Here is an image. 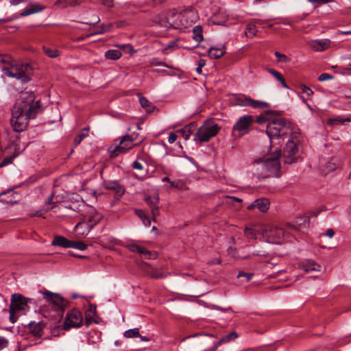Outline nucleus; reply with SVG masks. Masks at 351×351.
<instances>
[{
	"label": "nucleus",
	"mask_w": 351,
	"mask_h": 351,
	"mask_svg": "<svg viewBox=\"0 0 351 351\" xmlns=\"http://www.w3.org/2000/svg\"><path fill=\"white\" fill-rule=\"evenodd\" d=\"M34 95L32 93H23L16 100L12 111L11 123L15 132L24 131L28 125V121L35 119L41 112L40 101L34 102Z\"/></svg>",
	"instance_id": "f257e3e1"
},
{
	"label": "nucleus",
	"mask_w": 351,
	"mask_h": 351,
	"mask_svg": "<svg viewBox=\"0 0 351 351\" xmlns=\"http://www.w3.org/2000/svg\"><path fill=\"white\" fill-rule=\"evenodd\" d=\"M43 8L39 5H32L30 7L26 8L21 13V16H26L32 14H34L41 11Z\"/></svg>",
	"instance_id": "2f4dec72"
},
{
	"label": "nucleus",
	"mask_w": 351,
	"mask_h": 351,
	"mask_svg": "<svg viewBox=\"0 0 351 351\" xmlns=\"http://www.w3.org/2000/svg\"><path fill=\"white\" fill-rule=\"evenodd\" d=\"M193 38L199 43L201 41L204 40L203 37V29L202 27L199 25H195L193 28Z\"/></svg>",
	"instance_id": "c756f323"
},
{
	"label": "nucleus",
	"mask_w": 351,
	"mask_h": 351,
	"mask_svg": "<svg viewBox=\"0 0 351 351\" xmlns=\"http://www.w3.org/2000/svg\"><path fill=\"white\" fill-rule=\"evenodd\" d=\"M118 140L116 139L114 141V143L108 147V151L110 154V158H116L121 154H124L127 152L125 148L123 147L121 144H117Z\"/></svg>",
	"instance_id": "412c9836"
},
{
	"label": "nucleus",
	"mask_w": 351,
	"mask_h": 351,
	"mask_svg": "<svg viewBox=\"0 0 351 351\" xmlns=\"http://www.w3.org/2000/svg\"><path fill=\"white\" fill-rule=\"evenodd\" d=\"M238 337L239 335L235 331H232L230 333L223 336L220 339V340L217 343L215 344L212 351H215V350L223 343H226L231 341H233L238 338Z\"/></svg>",
	"instance_id": "393cba45"
},
{
	"label": "nucleus",
	"mask_w": 351,
	"mask_h": 351,
	"mask_svg": "<svg viewBox=\"0 0 351 351\" xmlns=\"http://www.w3.org/2000/svg\"><path fill=\"white\" fill-rule=\"evenodd\" d=\"M18 154H14L10 157L5 158L2 162H0V168L3 167L8 164H10L13 160Z\"/></svg>",
	"instance_id": "de8ad7c7"
},
{
	"label": "nucleus",
	"mask_w": 351,
	"mask_h": 351,
	"mask_svg": "<svg viewBox=\"0 0 351 351\" xmlns=\"http://www.w3.org/2000/svg\"><path fill=\"white\" fill-rule=\"evenodd\" d=\"M233 101L235 105L241 106H251L255 109H263L269 106L268 103L254 100L245 95H234Z\"/></svg>",
	"instance_id": "423d86ee"
},
{
	"label": "nucleus",
	"mask_w": 351,
	"mask_h": 351,
	"mask_svg": "<svg viewBox=\"0 0 351 351\" xmlns=\"http://www.w3.org/2000/svg\"><path fill=\"white\" fill-rule=\"evenodd\" d=\"M43 51L49 58H55L60 56V51L56 49H51L44 46L43 47Z\"/></svg>",
	"instance_id": "c9c22d12"
},
{
	"label": "nucleus",
	"mask_w": 351,
	"mask_h": 351,
	"mask_svg": "<svg viewBox=\"0 0 351 351\" xmlns=\"http://www.w3.org/2000/svg\"><path fill=\"white\" fill-rule=\"evenodd\" d=\"M97 315V306L95 304H90L88 309L85 311V324L87 327L93 323H97L95 319Z\"/></svg>",
	"instance_id": "aec40b11"
},
{
	"label": "nucleus",
	"mask_w": 351,
	"mask_h": 351,
	"mask_svg": "<svg viewBox=\"0 0 351 351\" xmlns=\"http://www.w3.org/2000/svg\"><path fill=\"white\" fill-rule=\"evenodd\" d=\"M343 122H344V121L339 119L338 118H330V119H328V121H327L328 124L330 125L343 123Z\"/></svg>",
	"instance_id": "6e6d98bb"
},
{
	"label": "nucleus",
	"mask_w": 351,
	"mask_h": 351,
	"mask_svg": "<svg viewBox=\"0 0 351 351\" xmlns=\"http://www.w3.org/2000/svg\"><path fill=\"white\" fill-rule=\"evenodd\" d=\"M219 129L217 124L210 125L205 123L195 134L194 140L200 143L208 142L212 137L217 134Z\"/></svg>",
	"instance_id": "39448f33"
},
{
	"label": "nucleus",
	"mask_w": 351,
	"mask_h": 351,
	"mask_svg": "<svg viewBox=\"0 0 351 351\" xmlns=\"http://www.w3.org/2000/svg\"><path fill=\"white\" fill-rule=\"evenodd\" d=\"M269 200L267 198H260L256 199L250 205L247 206L248 210H252L254 208H258L262 213L266 212L269 208Z\"/></svg>",
	"instance_id": "6ab92c4d"
},
{
	"label": "nucleus",
	"mask_w": 351,
	"mask_h": 351,
	"mask_svg": "<svg viewBox=\"0 0 351 351\" xmlns=\"http://www.w3.org/2000/svg\"><path fill=\"white\" fill-rule=\"evenodd\" d=\"M8 344V340L4 337H0V350L3 349L4 348L7 347Z\"/></svg>",
	"instance_id": "680f3d73"
},
{
	"label": "nucleus",
	"mask_w": 351,
	"mask_h": 351,
	"mask_svg": "<svg viewBox=\"0 0 351 351\" xmlns=\"http://www.w3.org/2000/svg\"><path fill=\"white\" fill-rule=\"evenodd\" d=\"M180 22H181L180 12H178V11L176 10V14H175V18H174L172 29L180 30V26L179 25Z\"/></svg>",
	"instance_id": "79ce46f5"
},
{
	"label": "nucleus",
	"mask_w": 351,
	"mask_h": 351,
	"mask_svg": "<svg viewBox=\"0 0 351 351\" xmlns=\"http://www.w3.org/2000/svg\"><path fill=\"white\" fill-rule=\"evenodd\" d=\"M282 156L286 164L297 162L299 157L298 145L292 141H288L284 147Z\"/></svg>",
	"instance_id": "9b49d317"
},
{
	"label": "nucleus",
	"mask_w": 351,
	"mask_h": 351,
	"mask_svg": "<svg viewBox=\"0 0 351 351\" xmlns=\"http://www.w3.org/2000/svg\"><path fill=\"white\" fill-rule=\"evenodd\" d=\"M300 87L302 93L306 94L308 96L313 95V91L305 84H301Z\"/></svg>",
	"instance_id": "3c124183"
},
{
	"label": "nucleus",
	"mask_w": 351,
	"mask_h": 351,
	"mask_svg": "<svg viewBox=\"0 0 351 351\" xmlns=\"http://www.w3.org/2000/svg\"><path fill=\"white\" fill-rule=\"evenodd\" d=\"M195 129V124L194 123H191L184 128L180 129L178 132L182 134V136L184 137L185 140H188L191 134L194 132Z\"/></svg>",
	"instance_id": "bb28decb"
},
{
	"label": "nucleus",
	"mask_w": 351,
	"mask_h": 351,
	"mask_svg": "<svg viewBox=\"0 0 351 351\" xmlns=\"http://www.w3.org/2000/svg\"><path fill=\"white\" fill-rule=\"evenodd\" d=\"M332 79H333V76L326 73H322L318 77V80L320 82H324Z\"/></svg>",
	"instance_id": "864d4df0"
},
{
	"label": "nucleus",
	"mask_w": 351,
	"mask_h": 351,
	"mask_svg": "<svg viewBox=\"0 0 351 351\" xmlns=\"http://www.w3.org/2000/svg\"><path fill=\"white\" fill-rule=\"evenodd\" d=\"M12 60H10V56H5L4 58H3L1 60V62L2 63H5V64H7L8 65H6V66H10V62H12Z\"/></svg>",
	"instance_id": "338daca9"
},
{
	"label": "nucleus",
	"mask_w": 351,
	"mask_h": 351,
	"mask_svg": "<svg viewBox=\"0 0 351 351\" xmlns=\"http://www.w3.org/2000/svg\"><path fill=\"white\" fill-rule=\"evenodd\" d=\"M329 43L328 40H315L311 46L315 51H324L329 47Z\"/></svg>",
	"instance_id": "7c9ffc66"
},
{
	"label": "nucleus",
	"mask_w": 351,
	"mask_h": 351,
	"mask_svg": "<svg viewBox=\"0 0 351 351\" xmlns=\"http://www.w3.org/2000/svg\"><path fill=\"white\" fill-rule=\"evenodd\" d=\"M127 247L130 252H136L146 259H155L158 256L156 252L149 251L145 247L136 243L128 244Z\"/></svg>",
	"instance_id": "2eb2a0df"
},
{
	"label": "nucleus",
	"mask_w": 351,
	"mask_h": 351,
	"mask_svg": "<svg viewBox=\"0 0 351 351\" xmlns=\"http://www.w3.org/2000/svg\"><path fill=\"white\" fill-rule=\"evenodd\" d=\"M132 167L134 169H137V170H142V169H143V165H142L140 162H138V161H137V160H135V161L132 163Z\"/></svg>",
	"instance_id": "0e129e2a"
},
{
	"label": "nucleus",
	"mask_w": 351,
	"mask_h": 351,
	"mask_svg": "<svg viewBox=\"0 0 351 351\" xmlns=\"http://www.w3.org/2000/svg\"><path fill=\"white\" fill-rule=\"evenodd\" d=\"M289 130H291L290 139L289 141H292L293 143L298 145V143L300 141L301 138L300 130L299 129L293 130L291 127L290 129H289Z\"/></svg>",
	"instance_id": "f704fd0d"
},
{
	"label": "nucleus",
	"mask_w": 351,
	"mask_h": 351,
	"mask_svg": "<svg viewBox=\"0 0 351 351\" xmlns=\"http://www.w3.org/2000/svg\"><path fill=\"white\" fill-rule=\"evenodd\" d=\"M266 114H271L267 125L266 133L270 139L286 135L291 128V123L282 117L281 111L266 110Z\"/></svg>",
	"instance_id": "f03ea898"
},
{
	"label": "nucleus",
	"mask_w": 351,
	"mask_h": 351,
	"mask_svg": "<svg viewBox=\"0 0 351 351\" xmlns=\"http://www.w3.org/2000/svg\"><path fill=\"white\" fill-rule=\"evenodd\" d=\"M299 267L304 272L308 273L313 271H320L321 266L313 260L306 259L299 264Z\"/></svg>",
	"instance_id": "a211bd4d"
},
{
	"label": "nucleus",
	"mask_w": 351,
	"mask_h": 351,
	"mask_svg": "<svg viewBox=\"0 0 351 351\" xmlns=\"http://www.w3.org/2000/svg\"><path fill=\"white\" fill-rule=\"evenodd\" d=\"M2 71L8 77H14L23 82H28L30 80L29 76L32 73V68L27 63L23 64L12 61L10 66H3Z\"/></svg>",
	"instance_id": "7ed1b4c3"
},
{
	"label": "nucleus",
	"mask_w": 351,
	"mask_h": 351,
	"mask_svg": "<svg viewBox=\"0 0 351 351\" xmlns=\"http://www.w3.org/2000/svg\"><path fill=\"white\" fill-rule=\"evenodd\" d=\"M254 123V117L252 115L242 116L233 125L232 132H237L239 136H243L252 130Z\"/></svg>",
	"instance_id": "1a4fd4ad"
},
{
	"label": "nucleus",
	"mask_w": 351,
	"mask_h": 351,
	"mask_svg": "<svg viewBox=\"0 0 351 351\" xmlns=\"http://www.w3.org/2000/svg\"><path fill=\"white\" fill-rule=\"evenodd\" d=\"M281 155L280 150L275 151L272 155L268 157L264 162L265 168L276 178L280 176V162L279 158Z\"/></svg>",
	"instance_id": "6e6552de"
},
{
	"label": "nucleus",
	"mask_w": 351,
	"mask_h": 351,
	"mask_svg": "<svg viewBox=\"0 0 351 351\" xmlns=\"http://www.w3.org/2000/svg\"><path fill=\"white\" fill-rule=\"evenodd\" d=\"M206 64V60L204 59H199L197 61V67L196 68L195 71L197 73L201 74L202 73V68Z\"/></svg>",
	"instance_id": "603ef678"
},
{
	"label": "nucleus",
	"mask_w": 351,
	"mask_h": 351,
	"mask_svg": "<svg viewBox=\"0 0 351 351\" xmlns=\"http://www.w3.org/2000/svg\"><path fill=\"white\" fill-rule=\"evenodd\" d=\"M88 130H89V127L84 128L82 130V132L75 136V138H74V141H73V143H74L75 146H77L84 138L88 136Z\"/></svg>",
	"instance_id": "72a5a7b5"
},
{
	"label": "nucleus",
	"mask_w": 351,
	"mask_h": 351,
	"mask_svg": "<svg viewBox=\"0 0 351 351\" xmlns=\"http://www.w3.org/2000/svg\"><path fill=\"white\" fill-rule=\"evenodd\" d=\"M308 2H311L314 4V8H316L320 4H326L331 2L332 0H307Z\"/></svg>",
	"instance_id": "09e8293b"
},
{
	"label": "nucleus",
	"mask_w": 351,
	"mask_h": 351,
	"mask_svg": "<svg viewBox=\"0 0 351 351\" xmlns=\"http://www.w3.org/2000/svg\"><path fill=\"white\" fill-rule=\"evenodd\" d=\"M46 324L44 322H30L27 325L29 332L36 338H41L44 334V329Z\"/></svg>",
	"instance_id": "dca6fc26"
},
{
	"label": "nucleus",
	"mask_w": 351,
	"mask_h": 351,
	"mask_svg": "<svg viewBox=\"0 0 351 351\" xmlns=\"http://www.w3.org/2000/svg\"><path fill=\"white\" fill-rule=\"evenodd\" d=\"M138 134L133 133L132 134H125L124 135L121 141L119 142V144L123 145L125 148V150L128 152L132 147V143L137 139Z\"/></svg>",
	"instance_id": "4be33fe9"
},
{
	"label": "nucleus",
	"mask_w": 351,
	"mask_h": 351,
	"mask_svg": "<svg viewBox=\"0 0 351 351\" xmlns=\"http://www.w3.org/2000/svg\"><path fill=\"white\" fill-rule=\"evenodd\" d=\"M308 222H309L308 217H300L295 221V223L298 225H302V224L305 225L306 223H308Z\"/></svg>",
	"instance_id": "5fc2aeb1"
},
{
	"label": "nucleus",
	"mask_w": 351,
	"mask_h": 351,
	"mask_svg": "<svg viewBox=\"0 0 351 351\" xmlns=\"http://www.w3.org/2000/svg\"><path fill=\"white\" fill-rule=\"evenodd\" d=\"M213 308L222 312L232 311L234 312L231 306H228V308H222L217 305H213Z\"/></svg>",
	"instance_id": "4d7b16f0"
},
{
	"label": "nucleus",
	"mask_w": 351,
	"mask_h": 351,
	"mask_svg": "<svg viewBox=\"0 0 351 351\" xmlns=\"http://www.w3.org/2000/svg\"><path fill=\"white\" fill-rule=\"evenodd\" d=\"M257 32L256 27L254 25L248 24L245 29V34L247 36L253 37Z\"/></svg>",
	"instance_id": "a19ab883"
},
{
	"label": "nucleus",
	"mask_w": 351,
	"mask_h": 351,
	"mask_svg": "<svg viewBox=\"0 0 351 351\" xmlns=\"http://www.w3.org/2000/svg\"><path fill=\"white\" fill-rule=\"evenodd\" d=\"M40 292L48 296V301L52 303L55 310L60 311L62 313L69 305V301L63 298L58 293H52L47 290Z\"/></svg>",
	"instance_id": "f8f14e48"
},
{
	"label": "nucleus",
	"mask_w": 351,
	"mask_h": 351,
	"mask_svg": "<svg viewBox=\"0 0 351 351\" xmlns=\"http://www.w3.org/2000/svg\"><path fill=\"white\" fill-rule=\"evenodd\" d=\"M271 114H266V112L265 113V115H260L256 119V122L259 124H263L265 123H269V119H270Z\"/></svg>",
	"instance_id": "c03bdc74"
},
{
	"label": "nucleus",
	"mask_w": 351,
	"mask_h": 351,
	"mask_svg": "<svg viewBox=\"0 0 351 351\" xmlns=\"http://www.w3.org/2000/svg\"><path fill=\"white\" fill-rule=\"evenodd\" d=\"M209 56L214 59H219L226 53V48L224 45L219 47H212L208 51Z\"/></svg>",
	"instance_id": "a878e982"
},
{
	"label": "nucleus",
	"mask_w": 351,
	"mask_h": 351,
	"mask_svg": "<svg viewBox=\"0 0 351 351\" xmlns=\"http://www.w3.org/2000/svg\"><path fill=\"white\" fill-rule=\"evenodd\" d=\"M176 9H172L160 14L158 16V20L159 25L167 29L172 28L176 14Z\"/></svg>",
	"instance_id": "4468645a"
},
{
	"label": "nucleus",
	"mask_w": 351,
	"mask_h": 351,
	"mask_svg": "<svg viewBox=\"0 0 351 351\" xmlns=\"http://www.w3.org/2000/svg\"><path fill=\"white\" fill-rule=\"evenodd\" d=\"M124 336L126 338H133L140 337L139 329L138 328L127 330L124 332Z\"/></svg>",
	"instance_id": "58836bf2"
},
{
	"label": "nucleus",
	"mask_w": 351,
	"mask_h": 351,
	"mask_svg": "<svg viewBox=\"0 0 351 351\" xmlns=\"http://www.w3.org/2000/svg\"><path fill=\"white\" fill-rule=\"evenodd\" d=\"M180 21L179 25L180 30L184 31L193 26L198 19L197 12L193 9H186L180 12Z\"/></svg>",
	"instance_id": "9d476101"
},
{
	"label": "nucleus",
	"mask_w": 351,
	"mask_h": 351,
	"mask_svg": "<svg viewBox=\"0 0 351 351\" xmlns=\"http://www.w3.org/2000/svg\"><path fill=\"white\" fill-rule=\"evenodd\" d=\"M170 186L178 189H182V183L180 181H170Z\"/></svg>",
	"instance_id": "bf43d9fd"
},
{
	"label": "nucleus",
	"mask_w": 351,
	"mask_h": 351,
	"mask_svg": "<svg viewBox=\"0 0 351 351\" xmlns=\"http://www.w3.org/2000/svg\"><path fill=\"white\" fill-rule=\"evenodd\" d=\"M62 3L63 4L62 5L63 8H65L67 5H69V6H71V7H74V6L77 5L79 3V2H78V0H72V1H70L68 3H66V2L63 1L62 0H58L56 2L57 5L62 4Z\"/></svg>",
	"instance_id": "a18cd8bd"
},
{
	"label": "nucleus",
	"mask_w": 351,
	"mask_h": 351,
	"mask_svg": "<svg viewBox=\"0 0 351 351\" xmlns=\"http://www.w3.org/2000/svg\"><path fill=\"white\" fill-rule=\"evenodd\" d=\"M152 64L156 66H164L165 67H169V66L165 62L161 61L153 62Z\"/></svg>",
	"instance_id": "774afa93"
},
{
	"label": "nucleus",
	"mask_w": 351,
	"mask_h": 351,
	"mask_svg": "<svg viewBox=\"0 0 351 351\" xmlns=\"http://www.w3.org/2000/svg\"><path fill=\"white\" fill-rule=\"evenodd\" d=\"M268 72L270 74H271L282 84V86L284 88L287 89H290L287 82H285V78L282 77L280 72L274 69H268Z\"/></svg>",
	"instance_id": "cd10ccee"
},
{
	"label": "nucleus",
	"mask_w": 351,
	"mask_h": 351,
	"mask_svg": "<svg viewBox=\"0 0 351 351\" xmlns=\"http://www.w3.org/2000/svg\"><path fill=\"white\" fill-rule=\"evenodd\" d=\"M32 300L33 299L25 298L20 293L12 294L9 307L10 322L14 324L18 319L16 313L19 311H25L29 308L28 303H31Z\"/></svg>",
	"instance_id": "20e7f679"
},
{
	"label": "nucleus",
	"mask_w": 351,
	"mask_h": 351,
	"mask_svg": "<svg viewBox=\"0 0 351 351\" xmlns=\"http://www.w3.org/2000/svg\"><path fill=\"white\" fill-rule=\"evenodd\" d=\"M159 197L158 195L155 196H149L147 195L145 197L144 200L147 203V204L149 206V208L151 209V212L152 214V219L154 221H156L155 217L158 216L160 214L159 212V207L158 206L159 203Z\"/></svg>",
	"instance_id": "f3484780"
},
{
	"label": "nucleus",
	"mask_w": 351,
	"mask_h": 351,
	"mask_svg": "<svg viewBox=\"0 0 351 351\" xmlns=\"http://www.w3.org/2000/svg\"><path fill=\"white\" fill-rule=\"evenodd\" d=\"M275 56L278 58V60L281 62H287L288 61V58L286 55L283 53H280L278 51H276L274 53Z\"/></svg>",
	"instance_id": "8fccbe9b"
},
{
	"label": "nucleus",
	"mask_w": 351,
	"mask_h": 351,
	"mask_svg": "<svg viewBox=\"0 0 351 351\" xmlns=\"http://www.w3.org/2000/svg\"><path fill=\"white\" fill-rule=\"evenodd\" d=\"M336 164L330 161L326 165V169L328 172L334 171L336 169Z\"/></svg>",
	"instance_id": "13d9d810"
},
{
	"label": "nucleus",
	"mask_w": 351,
	"mask_h": 351,
	"mask_svg": "<svg viewBox=\"0 0 351 351\" xmlns=\"http://www.w3.org/2000/svg\"><path fill=\"white\" fill-rule=\"evenodd\" d=\"M136 214L141 218L143 224L145 226H149L151 224L150 219L145 215V213L142 210H136Z\"/></svg>",
	"instance_id": "e433bc0d"
},
{
	"label": "nucleus",
	"mask_w": 351,
	"mask_h": 351,
	"mask_svg": "<svg viewBox=\"0 0 351 351\" xmlns=\"http://www.w3.org/2000/svg\"><path fill=\"white\" fill-rule=\"evenodd\" d=\"M151 277L154 278L158 279V278H163L165 276L162 273H160L156 271L151 274Z\"/></svg>",
	"instance_id": "69168bd1"
},
{
	"label": "nucleus",
	"mask_w": 351,
	"mask_h": 351,
	"mask_svg": "<svg viewBox=\"0 0 351 351\" xmlns=\"http://www.w3.org/2000/svg\"><path fill=\"white\" fill-rule=\"evenodd\" d=\"M178 136L174 132H170L168 138V142L169 143L171 144L174 143L177 139Z\"/></svg>",
	"instance_id": "052dcab7"
},
{
	"label": "nucleus",
	"mask_w": 351,
	"mask_h": 351,
	"mask_svg": "<svg viewBox=\"0 0 351 351\" xmlns=\"http://www.w3.org/2000/svg\"><path fill=\"white\" fill-rule=\"evenodd\" d=\"M71 240H69L66 237L60 235H54L51 241V245L59 246L64 248H69Z\"/></svg>",
	"instance_id": "b1692460"
},
{
	"label": "nucleus",
	"mask_w": 351,
	"mask_h": 351,
	"mask_svg": "<svg viewBox=\"0 0 351 351\" xmlns=\"http://www.w3.org/2000/svg\"><path fill=\"white\" fill-rule=\"evenodd\" d=\"M83 321L82 313L77 309H73L69 311L62 324V329L68 330L71 328H79Z\"/></svg>",
	"instance_id": "0eeeda50"
},
{
	"label": "nucleus",
	"mask_w": 351,
	"mask_h": 351,
	"mask_svg": "<svg viewBox=\"0 0 351 351\" xmlns=\"http://www.w3.org/2000/svg\"><path fill=\"white\" fill-rule=\"evenodd\" d=\"M138 99L141 106L146 109L147 112H152L154 111L156 107L146 97L140 95Z\"/></svg>",
	"instance_id": "c85d7f7f"
},
{
	"label": "nucleus",
	"mask_w": 351,
	"mask_h": 351,
	"mask_svg": "<svg viewBox=\"0 0 351 351\" xmlns=\"http://www.w3.org/2000/svg\"><path fill=\"white\" fill-rule=\"evenodd\" d=\"M87 246L88 245L83 241L71 240L70 247L80 250H84L86 249Z\"/></svg>",
	"instance_id": "4c0bfd02"
},
{
	"label": "nucleus",
	"mask_w": 351,
	"mask_h": 351,
	"mask_svg": "<svg viewBox=\"0 0 351 351\" xmlns=\"http://www.w3.org/2000/svg\"><path fill=\"white\" fill-rule=\"evenodd\" d=\"M102 218L103 217L100 213H94L89 215L86 220L77 223L75 226V230H79L80 228L84 227L86 228V232H89L95 225L100 222Z\"/></svg>",
	"instance_id": "ddd939ff"
},
{
	"label": "nucleus",
	"mask_w": 351,
	"mask_h": 351,
	"mask_svg": "<svg viewBox=\"0 0 351 351\" xmlns=\"http://www.w3.org/2000/svg\"><path fill=\"white\" fill-rule=\"evenodd\" d=\"M9 195L7 198H2L0 199L3 204L8 205H14L17 203L15 195H17L16 192H14L12 189H8L6 191L0 193V197Z\"/></svg>",
	"instance_id": "5701e85b"
},
{
	"label": "nucleus",
	"mask_w": 351,
	"mask_h": 351,
	"mask_svg": "<svg viewBox=\"0 0 351 351\" xmlns=\"http://www.w3.org/2000/svg\"><path fill=\"white\" fill-rule=\"evenodd\" d=\"M177 48H178V40H174L167 43L166 47L165 48V50L167 51L169 49L170 51H172Z\"/></svg>",
	"instance_id": "37998d69"
},
{
	"label": "nucleus",
	"mask_w": 351,
	"mask_h": 351,
	"mask_svg": "<svg viewBox=\"0 0 351 351\" xmlns=\"http://www.w3.org/2000/svg\"><path fill=\"white\" fill-rule=\"evenodd\" d=\"M114 189H114L113 191L117 195L120 197L124 194L125 191L124 186L121 185L119 183L117 184Z\"/></svg>",
	"instance_id": "49530a36"
},
{
	"label": "nucleus",
	"mask_w": 351,
	"mask_h": 351,
	"mask_svg": "<svg viewBox=\"0 0 351 351\" xmlns=\"http://www.w3.org/2000/svg\"><path fill=\"white\" fill-rule=\"evenodd\" d=\"M118 183L117 180H104L103 186L105 189L113 191Z\"/></svg>",
	"instance_id": "ea45409f"
},
{
	"label": "nucleus",
	"mask_w": 351,
	"mask_h": 351,
	"mask_svg": "<svg viewBox=\"0 0 351 351\" xmlns=\"http://www.w3.org/2000/svg\"><path fill=\"white\" fill-rule=\"evenodd\" d=\"M335 234V232L331 228H329L328 229L325 233H322V234H319V237H322V236H326V237H328L330 238L332 237Z\"/></svg>",
	"instance_id": "e2e57ef3"
},
{
	"label": "nucleus",
	"mask_w": 351,
	"mask_h": 351,
	"mask_svg": "<svg viewBox=\"0 0 351 351\" xmlns=\"http://www.w3.org/2000/svg\"><path fill=\"white\" fill-rule=\"evenodd\" d=\"M122 56V53L117 49H110L105 53V58L108 60H117Z\"/></svg>",
	"instance_id": "473e14b6"
}]
</instances>
